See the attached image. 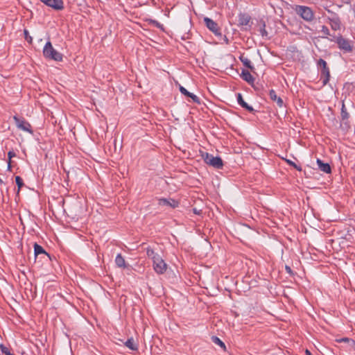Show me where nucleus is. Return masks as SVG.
<instances>
[{
    "instance_id": "f257e3e1",
    "label": "nucleus",
    "mask_w": 355,
    "mask_h": 355,
    "mask_svg": "<svg viewBox=\"0 0 355 355\" xmlns=\"http://www.w3.org/2000/svg\"><path fill=\"white\" fill-rule=\"evenodd\" d=\"M44 56L49 60L62 61V55L54 49L51 42H47L43 49Z\"/></svg>"
},
{
    "instance_id": "f03ea898",
    "label": "nucleus",
    "mask_w": 355,
    "mask_h": 355,
    "mask_svg": "<svg viewBox=\"0 0 355 355\" xmlns=\"http://www.w3.org/2000/svg\"><path fill=\"white\" fill-rule=\"evenodd\" d=\"M294 10L306 21H311L314 19V12L312 9L308 6H295Z\"/></svg>"
},
{
    "instance_id": "7ed1b4c3",
    "label": "nucleus",
    "mask_w": 355,
    "mask_h": 355,
    "mask_svg": "<svg viewBox=\"0 0 355 355\" xmlns=\"http://www.w3.org/2000/svg\"><path fill=\"white\" fill-rule=\"evenodd\" d=\"M205 162L215 168H222L223 166V162L220 157H214L213 155L208 153L202 155Z\"/></svg>"
},
{
    "instance_id": "20e7f679",
    "label": "nucleus",
    "mask_w": 355,
    "mask_h": 355,
    "mask_svg": "<svg viewBox=\"0 0 355 355\" xmlns=\"http://www.w3.org/2000/svg\"><path fill=\"white\" fill-rule=\"evenodd\" d=\"M13 119L15 122L17 127L24 131L32 133L31 124L26 121L24 119L19 118L17 116H14Z\"/></svg>"
},
{
    "instance_id": "39448f33",
    "label": "nucleus",
    "mask_w": 355,
    "mask_h": 355,
    "mask_svg": "<svg viewBox=\"0 0 355 355\" xmlns=\"http://www.w3.org/2000/svg\"><path fill=\"white\" fill-rule=\"evenodd\" d=\"M153 266L155 271L159 275L164 274L166 271L168 267L162 257L153 263Z\"/></svg>"
},
{
    "instance_id": "423d86ee",
    "label": "nucleus",
    "mask_w": 355,
    "mask_h": 355,
    "mask_svg": "<svg viewBox=\"0 0 355 355\" xmlns=\"http://www.w3.org/2000/svg\"><path fill=\"white\" fill-rule=\"evenodd\" d=\"M336 42L339 49L344 50L346 52L352 51V46L349 42L347 40L343 38L342 36H339L336 38Z\"/></svg>"
},
{
    "instance_id": "0eeeda50",
    "label": "nucleus",
    "mask_w": 355,
    "mask_h": 355,
    "mask_svg": "<svg viewBox=\"0 0 355 355\" xmlns=\"http://www.w3.org/2000/svg\"><path fill=\"white\" fill-rule=\"evenodd\" d=\"M45 5L56 10H61L64 8L62 0H40Z\"/></svg>"
},
{
    "instance_id": "6e6552de",
    "label": "nucleus",
    "mask_w": 355,
    "mask_h": 355,
    "mask_svg": "<svg viewBox=\"0 0 355 355\" xmlns=\"http://www.w3.org/2000/svg\"><path fill=\"white\" fill-rule=\"evenodd\" d=\"M207 27L212 31L215 35H220V28H218V24L214 21L212 19L205 17L204 19Z\"/></svg>"
},
{
    "instance_id": "1a4fd4ad",
    "label": "nucleus",
    "mask_w": 355,
    "mask_h": 355,
    "mask_svg": "<svg viewBox=\"0 0 355 355\" xmlns=\"http://www.w3.org/2000/svg\"><path fill=\"white\" fill-rule=\"evenodd\" d=\"M158 205L159 206H166L172 208L177 207L178 202L173 199L169 198H160L158 200Z\"/></svg>"
},
{
    "instance_id": "9d476101",
    "label": "nucleus",
    "mask_w": 355,
    "mask_h": 355,
    "mask_svg": "<svg viewBox=\"0 0 355 355\" xmlns=\"http://www.w3.org/2000/svg\"><path fill=\"white\" fill-rule=\"evenodd\" d=\"M269 96L271 101L276 102L277 106L279 107H283L284 103L282 98L277 96L276 92L274 89H270L269 91Z\"/></svg>"
},
{
    "instance_id": "9b49d317",
    "label": "nucleus",
    "mask_w": 355,
    "mask_h": 355,
    "mask_svg": "<svg viewBox=\"0 0 355 355\" xmlns=\"http://www.w3.org/2000/svg\"><path fill=\"white\" fill-rule=\"evenodd\" d=\"M180 91L183 95L191 98L192 99L193 102L196 103L198 104L200 103V98L196 95L193 94V93L188 92L184 87L180 86Z\"/></svg>"
},
{
    "instance_id": "f8f14e48",
    "label": "nucleus",
    "mask_w": 355,
    "mask_h": 355,
    "mask_svg": "<svg viewBox=\"0 0 355 355\" xmlns=\"http://www.w3.org/2000/svg\"><path fill=\"white\" fill-rule=\"evenodd\" d=\"M330 78V71L327 67L321 69V77L320 79L322 81V85H326Z\"/></svg>"
},
{
    "instance_id": "ddd939ff",
    "label": "nucleus",
    "mask_w": 355,
    "mask_h": 355,
    "mask_svg": "<svg viewBox=\"0 0 355 355\" xmlns=\"http://www.w3.org/2000/svg\"><path fill=\"white\" fill-rule=\"evenodd\" d=\"M237 102L243 108H245L250 112H252L254 111L253 107L244 101L243 96L240 93L237 94Z\"/></svg>"
},
{
    "instance_id": "4468645a",
    "label": "nucleus",
    "mask_w": 355,
    "mask_h": 355,
    "mask_svg": "<svg viewBox=\"0 0 355 355\" xmlns=\"http://www.w3.org/2000/svg\"><path fill=\"white\" fill-rule=\"evenodd\" d=\"M146 254L147 257L152 260L153 263L161 257V256L157 252L149 247L146 248Z\"/></svg>"
},
{
    "instance_id": "2eb2a0df",
    "label": "nucleus",
    "mask_w": 355,
    "mask_h": 355,
    "mask_svg": "<svg viewBox=\"0 0 355 355\" xmlns=\"http://www.w3.org/2000/svg\"><path fill=\"white\" fill-rule=\"evenodd\" d=\"M317 164L319 169L326 173H331V167L329 164L323 163L320 159H317Z\"/></svg>"
},
{
    "instance_id": "dca6fc26",
    "label": "nucleus",
    "mask_w": 355,
    "mask_h": 355,
    "mask_svg": "<svg viewBox=\"0 0 355 355\" xmlns=\"http://www.w3.org/2000/svg\"><path fill=\"white\" fill-rule=\"evenodd\" d=\"M241 76L244 80H245L248 83H252L254 81V78L248 70H243Z\"/></svg>"
},
{
    "instance_id": "f3484780",
    "label": "nucleus",
    "mask_w": 355,
    "mask_h": 355,
    "mask_svg": "<svg viewBox=\"0 0 355 355\" xmlns=\"http://www.w3.org/2000/svg\"><path fill=\"white\" fill-rule=\"evenodd\" d=\"M250 21V17L246 14H241L239 17V23L240 25L246 26Z\"/></svg>"
},
{
    "instance_id": "a211bd4d",
    "label": "nucleus",
    "mask_w": 355,
    "mask_h": 355,
    "mask_svg": "<svg viewBox=\"0 0 355 355\" xmlns=\"http://www.w3.org/2000/svg\"><path fill=\"white\" fill-rule=\"evenodd\" d=\"M239 60L245 67H248L251 70L254 69V67L251 64V61L247 57H245L243 55H241L239 57Z\"/></svg>"
},
{
    "instance_id": "6ab92c4d",
    "label": "nucleus",
    "mask_w": 355,
    "mask_h": 355,
    "mask_svg": "<svg viewBox=\"0 0 355 355\" xmlns=\"http://www.w3.org/2000/svg\"><path fill=\"white\" fill-rule=\"evenodd\" d=\"M115 263L118 267L125 268V261L123 257L121 254H118L115 259Z\"/></svg>"
},
{
    "instance_id": "aec40b11",
    "label": "nucleus",
    "mask_w": 355,
    "mask_h": 355,
    "mask_svg": "<svg viewBox=\"0 0 355 355\" xmlns=\"http://www.w3.org/2000/svg\"><path fill=\"white\" fill-rule=\"evenodd\" d=\"M330 26L334 31L339 30L340 28V21L338 18L330 19Z\"/></svg>"
},
{
    "instance_id": "412c9836",
    "label": "nucleus",
    "mask_w": 355,
    "mask_h": 355,
    "mask_svg": "<svg viewBox=\"0 0 355 355\" xmlns=\"http://www.w3.org/2000/svg\"><path fill=\"white\" fill-rule=\"evenodd\" d=\"M34 251H35V256L43 254L44 255L49 257V254L45 252L44 248L41 245H40L37 243H35V245H34Z\"/></svg>"
},
{
    "instance_id": "4be33fe9",
    "label": "nucleus",
    "mask_w": 355,
    "mask_h": 355,
    "mask_svg": "<svg viewBox=\"0 0 355 355\" xmlns=\"http://www.w3.org/2000/svg\"><path fill=\"white\" fill-rule=\"evenodd\" d=\"M125 345L132 350L137 349V345L135 344L132 338L128 339V340L125 343Z\"/></svg>"
},
{
    "instance_id": "5701e85b",
    "label": "nucleus",
    "mask_w": 355,
    "mask_h": 355,
    "mask_svg": "<svg viewBox=\"0 0 355 355\" xmlns=\"http://www.w3.org/2000/svg\"><path fill=\"white\" fill-rule=\"evenodd\" d=\"M340 114H341L342 120H347L349 119V114L347 112V110H346V107H345L344 102H343V103H342V108H341V113H340Z\"/></svg>"
},
{
    "instance_id": "b1692460",
    "label": "nucleus",
    "mask_w": 355,
    "mask_h": 355,
    "mask_svg": "<svg viewBox=\"0 0 355 355\" xmlns=\"http://www.w3.org/2000/svg\"><path fill=\"white\" fill-rule=\"evenodd\" d=\"M8 169L10 170L11 169V159L12 157H16V154H15V153L13 150H10L8 153Z\"/></svg>"
},
{
    "instance_id": "393cba45",
    "label": "nucleus",
    "mask_w": 355,
    "mask_h": 355,
    "mask_svg": "<svg viewBox=\"0 0 355 355\" xmlns=\"http://www.w3.org/2000/svg\"><path fill=\"white\" fill-rule=\"evenodd\" d=\"M211 340L215 344L219 345L220 347H221L223 349H225V345L224 343L218 337L212 336Z\"/></svg>"
},
{
    "instance_id": "a878e982",
    "label": "nucleus",
    "mask_w": 355,
    "mask_h": 355,
    "mask_svg": "<svg viewBox=\"0 0 355 355\" xmlns=\"http://www.w3.org/2000/svg\"><path fill=\"white\" fill-rule=\"evenodd\" d=\"M15 182H16V184H17V187H18V191H17V193H19L20 189L24 186L23 180L19 176H16L15 177Z\"/></svg>"
},
{
    "instance_id": "bb28decb",
    "label": "nucleus",
    "mask_w": 355,
    "mask_h": 355,
    "mask_svg": "<svg viewBox=\"0 0 355 355\" xmlns=\"http://www.w3.org/2000/svg\"><path fill=\"white\" fill-rule=\"evenodd\" d=\"M317 64L318 66L321 68V69L327 67V62L322 58L318 60Z\"/></svg>"
},
{
    "instance_id": "cd10ccee",
    "label": "nucleus",
    "mask_w": 355,
    "mask_h": 355,
    "mask_svg": "<svg viewBox=\"0 0 355 355\" xmlns=\"http://www.w3.org/2000/svg\"><path fill=\"white\" fill-rule=\"evenodd\" d=\"M0 349L3 354L6 355H13L10 352V350L8 347H5L3 345H0Z\"/></svg>"
},
{
    "instance_id": "c85d7f7f",
    "label": "nucleus",
    "mask_w": 355,
    "mask_h": 355,
    "mask_svg": "<svg viewBox=\"0 0 355 355\" xmlns=\"http://www.w3.org/2000/svg\"><path fill=\"white\" fill-rule=\"evenodd\" d=\"M321 32H322L324 35H329V28H328L327 26H322Z\"/></svg>"
},
{
    "instance_id": "c756f323",
    "label": "nucleus",
    "mask_w": 355,
    "mask_h": 355,
    "mask_svg": "<svg viewBox=\"0 0 355 355\" xmlns=\"http://www.w3.org/2000/svg\"><path fill=\"white\" fill-rule=\"evenodd\" d=\"M24 33L25 35L26 40L28 42H31L33 39H32V37L31 36L28 35V31L27 30H24Z\"/></svg>"
},
{
    "instance_id": "7c9ffc66",
    "label": "nucleus",
    "mask_w": 355,
    "mask_h": 355,
    "mask_svg": "<svg viewBox=\"0 0 355 355\" xmlns=\"http://www.w3.org/2000/svg\"><path fill=\"white\" fill-rule=\"evenodd\" d=\"M287 162L291 165V166H294L295 168H297L298 171H301V168H298L297 166V165L292 161H290V160H287Z\"/></svg>"
},
{
    "instance_id": "2f4dec72",
    "label": "nucleus",
    "mask_w": 355,
    "mask_h": 355,
    "mask_svg": "<svg viewBox=\"0 0 355 355\" xmlns=\"http://www.w3.org/2000/svg\"><path fill=\"white\" fill-rule=\"evenodd\" d=\"M349 340H353L352 339H349L348 338H343L338 340V342H345L349 345Z\"/></svg>"
},
{
    "instance_id": "473e14b6",
    "label": "nucleus",
    "mask_w": 355,
    "mask_h": 355,
    "mask_svg": "<svg viewBox=\"0 0 355 355\" xmlns=\"http://www.w3.org/2000/svg\"><path fill=\"white\" fill-rule=\"evenodd\" d=\"M349 346L352 349H354L355 351V341L354 340H349Z\"/></svg>"
},
{
    "instance_id": "72a5a7b5",
    "label": "nucleus",
    "mask_w": 355,
    "mask_h": 355,
    "mask_svg": "<svg viewBox=\"0 0 355 355\" xmlns=\"http://www.w3.org/2000/svg\"><path fill=\"white\" fill-rule=\"evenodd\" d=\"M286 270L288 272H291V269L289 266H286Z\"/></svg>"
},
{
    "instance_id": "f704fd0d",
    "label": "nucleus",
    "mask_w": 355,
    "mask_h": 355,
    "mask_svg": "<svg viewBox=\"0 0 355 355\" xmlns=\"http://www.w3.org/2000/svg\"><path fill=\"white\" fill-rule=\"evenodd\" d=\"M265 35H266V31H265V29H263L262 30V35L264 36Z\"/></svg>"
},
{
    "instance_id": "c9c22d12",
    "label": "nucleus",
    "mask_w": 355,
    "mask_h": 355,
    "mask_svg": "<svg viewBox=\"0 0 355 355\" xmlns=\"http://www.w3.org/2000/svg\"><path fill=\"white\" fill-rule=\"evenodd\" d=\"M306 355H312L311 353L308 349L306 350Z\"/></svg>"
},
{
    "instance_id": "e433bc0d",
    "label": "nucleus",
    "mask_w": 355,
    "mask_h": 355,
    "mask_svg": "<svg viewBox=\"0 0 355 355\" xmlns=\"http://www.w3.org/2000/svg\"><path fill=\"white\" fill-rule=\"evenodd\" d=\"M193 212L195 214H199V211H198L196 209H193Z\"/></svg>"
},
{
    "instance_id": "4c0bfd02",
    "label": "nucleus",
    "mask_w": 355,
    "mask_h": 355,
    "mask_svg": "<svg viewBox=\"0 0 355 355\" xmlns=\"http://www.w3.org/2000/svg\"><path fill=\"white\" fill-rule=\"evenodd\" d=\"M225 42H226V43L227 44L228 43V40L227 39L225 40Z\"/></svg>"
},
{
    "instance_id": "58836bf2",
    "label": "nucleus",
    "mask_w": 355,
    "mask_h": 355,
    "mask_svg": "<svg viewBox=\"0 0 355 355\" xmlns=\"http://www.w3.org/2000/svg\"><path fill=\"white\" fill-rule=\"evenodd\" d=\"M225 42H226V43L227 44L228 43V40L227 39L225 40Z\"/></svg>"
},
{
    "instance_id": "ea45409f",
    "label": "nucleus",
    "mask_w": 355,
    "mask_h": 355,
    "mask_svg": "<svg viewBox=\"0 0 355 355\" xmlns=\"http://www.w3.org/2000/svg\"><path fill=\"white\" fill-rule=\"evenodd\" d=\"M0 183H3V181L0 179Z\"/></svg>"
}]
</instances>
